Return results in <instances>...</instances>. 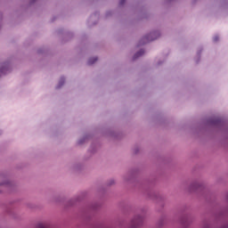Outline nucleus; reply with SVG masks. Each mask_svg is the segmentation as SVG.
Here are the masks:
<instances>
[{
    "mask_svg": "<svg viewBox=\"0 0 228 228\" xmlns=\"http://www.w3.org/2000/svg\"><path fill=\"white\" fill-rule=\"evenodd\" d=\"M126 4V0H119V6H124Z\"/></svg>",
    "mask_w": 228,
    "mask_h": 228,
    "instance_id": "obj_25",
    "label": "nucleus"
},
{
    "mask_svg": "<svg viewBox=\"0 0 228 228\" xmlns=\"http://www.w3.org/2000/svg\"><path fill=\"white\" fill-rule=\"evenodd\" d=\"M160 37L161 32H159V30L151 31L139 40L136 47H142V45H145L146 44L154 42V40H158V38H159Z\"/></svg>",
    "mask_w": 228,
    "mask_h": 228,
    "instance_id": "obj_1",
    "label": "nucleus"
},
{
    "mask_svg": "<svg viewBox=\"0 0 228 228\" xmlns=\"http://www.w3.org/2000/svg\"><path fill=\"white\" fill-rule=\"evenodd\" d=\"M67 37H69V38H72V37H74V34L72 32H68Z\"/></svg>",
    "mask_w": 228,
    "mask_h": 228,
    "instance_id": "obj_26",
    "label": "nucleus"
},
{
    "mask_svg": "<svg viewBox=\"0 0 228 228\" xmlns=\"http://www.w3.org/2000/svg\"><path fill=\"white\" fill-rule=\"evenodd\" d=\"M130 175V177L126 178V181H133V177H136V175H138V169H133Z\"/></svg>",
    "mask_w": 228,
    "mask_h": 228,
    "instance_id": "obj_14",
    "label": "nucleus"
},
{
    "mask_svg": "<svg viewBox=\"0 0 228 228\" xmlns=\"http://www.w3.org/2000/svg\"><path fill=\"white\" fill-rule=\"evenodd\" d=\"M143 54H145V50L141 49L138 52H136L134 56H133V61H134L135 60H138V58L143 56Z\"/></svg>",
    "mask_w": 228,
    "mask_h": 228,
    "instance_id": "obj_10",
    "label": "nucleus"
},
{
    "mask_svg": "<svg viewBox=\"0 0 228 228\" xmlns=\"http://www.w3.org/2000/svg\"><path fill=\"white\" fill-rule=\"evenodd\" d=\"M3 134V131L0 130V136Z\"/></svg>",
    "mask_w": 228,
    "mask_h": 228,
    "instance_id": "obj_32",
    "label": "nucleus"
},
{
    "mask_svg": "<svg viewBox=\"0 0 228 228\" xmlns=\"http://www.w3.org/2000/svg\"><path fill=\"white\" fill-rule=\"evenodd\" d=\"M207 126H216V127H224L226 122L224 119L222 118H208L206 120Z\"/></svg>",
    "mask_w": 228,
    "mask_h": 228,
    "instance_id": "obj_4",
    "label": "nucleus"
},
{
    "mask_svg": "<svg viewBox=\"0 0 228 228\" xmlns=\"http://www.w3.org/2000/svg\"><path fill=\"white\" fill-rule=\"evenodd\" d=\"M9 72H12V64L9 61L4 62L0 67V77L1 76H6Z\"/></svg>",
    "mask_w": 228,
    "mask_h": 228,
    "instance_id": "obj_8",
    "label": "nucleus"
},
{
    "mask_svg": "<svg viewBox=\"0 0 228 228\" xmlns=\"http://www.w3.org/2000/svg\"><path fill=\"white\" fill-rule=\"evenodd\" d=\"M95 24H97V22H94V23H93V26H95Z\"/></svg>",
    "mask_w": 228,
    "mask_h": 228,
    "instance_id": "obj_33",
    "label": "nucleus"
},
{
    "mask_svg": "<svg viewBox=\"0 0 228 228\" xmlns=\"http://www.w3.org/2000/svg\"><path fill=\"white\" fill-rule=\"evenodd\" d=\"M203 48H200V50L197 52V58L195 59L196 63L200 62V54H202Z\"/></svg>",
    "mask_w": 228,
    "mask_h": 228,
    "instance_id": "obj_15",
    "label": "nucleus"
},
{
    "mask_svg": "<svg viewBox=\"0 0 228 228\" xmlns=\"http://www.w3.org/2000/svg\"><path fill=\"white\" fill-rule=\"evenodd\" d=\"M37 3V0H30L29 4H35Z\"/></svg>",
    "mask_w": 228,
    "mask_h": 228,
    "instance_id": "obj_29",
    "label": "nucleus"
},
{
    "mask_svg": "<svg viewBox=\"0 0 228 228\" xmlns=\"http://www.w3.org/2000/svg\"><path fill=\"white\" fill-rule=\"evenodd\" d=\"M2 187L4 188V190H6L7 191H9V193H12V191L15 190V183L13 182L6 180L0 183V188Z\"/></svg>",
    "mask_w": 228,
    "mask_h": 228,
    "instance_id": "obj_7",
    "label": "nucleus"
},
{
    "mask_svg": "<svg viewBox=\"0 0 228 228\" xmlns=\"http://www.w3.org/2000/svg\"><path fill=\"white\" fill-rule=\"evenodd\" d=\"M147 194L150 197V199L157 200V202L160 203V206H163V200H165V198L161 194L155 191H147Z\"/></svg>",
    "mask_w": 228,
    "mask_h": 228,
    "instance_id": "obj_6",
    "label": "nucleus"
},
{
    "mask_svg": "<svg viewBox=\"0 0 228 228\" xmlns=\"http://www.w3.org/2000/svg\"><path fill=\"white\" fill-rule=\"evenodd\" d=\"M92 17H96V19H99V12H95L94 14H92L91 19Z\"/></svg>",
    "mask_w": 228,
    "mask_h": 228,
    "instance_id": "obj_24",
    "label": "nucleus"
},
{
    "mask_svg": "<svg viewBox=\"0 0 228 228\" xmlns=\"http://www.w3.org/2000/svg\"><path fill=\"white\" fill-rule=\"evenodd\" d=\"M80 200H81V197H77L75 199H72L68 202V206H76V204H77V202H80Z\"/></svg>",
    "mask_w": 228,
    "mask_h": 228,
    "instance_id": "obj_12",
    "label": "nucleus"
},
{
    "mask_svg": "<svg viewBox=\"0 0 228 228\" xmlns=\"http://www.w3.org/2000/svg\"><path fill=\"white\" fill-rule=\"evenodd\" d=\"M111 15H113V11H107L105 13L106 19H108V17H111Z\"/></svg>",
    "mask_w": 228,
    "mask_h": 228,
    "instance_id": "obj_19",
    "label": "nucleus"
},
{
    "mask_svg": "<svg viewBox=\"0 0 228 228\" xmlns=\"http://www.w3.org/2000/svg\"><path fill=\"white\" fill-rule=\"evenodd\" d=\"M180 224L183 228L190 227V224H191V217L188 215H184L180 218Z\"/></svg>",
    "mask_w": 228,
    "mask_h": 228,
    "instance_id": "obj_9",
    "label": "nucleus"
},
{
    "mask_svg": "<svg viewBox=\"0 0 228 228\" xmlns=\"http://www.w3.org/2000/svg\"><path fill=\"white\" fill-rule=\"evenodd\" d=\"M57 33H58L59 35H61V33H63V28L58 29V30H57Z\"/></svg>",
    "mask_w": 228,
    "mask_h": 228,
    "instance_id": "obj_28",
    "label": "nucleus"
},
{
    "mask_svg": "<svg viewBox=\"0 0 228 228\" xmlns=\"http://www.w3.org/2000/svg\"><path fill=\"white\" fill-rule=\"evenodd\" d=\"M165 224V219L163 217H161L158 223V226L159 228H161Z\"/></svg>",
    "mask_w": 228,
    "mask_h": 228,
    "instance_id": "obj_18",
    "label": "nucleus"
},
{
    "mask_svg": "<svg viewBox=\"0 0 228 228\" xmlns=\"http://www.w3.org/2000/svg\"><path fill=\"white\" fill-rule=\"evenodd\" d=\"M97 60H99V58H97V57L89 58V60L87 61V65H94V63H95V61H97Z\"/></svg>",
    "mask_w": 228,
    "mask_h": 228,
    "instance_id": "obj_16",
    "label": "nucleus"
},
{
    "mask_svg": "<svg viewBox=\"0 0 228 228\" xmlns=\"http://www.w3.org/2000/svg\"><path fill=\"white\" fill-rule=\"evenodd\" d=\"M115 184V180L111 179L108 182L107 186H113Z\"/></svg>",
    "mask_w": 228,
    "mask_h": 228,
    "instance_id": "obj_22",
    "label": "nucleus"
},
{
    "mask_svg": "<svg viewBox=\"0 0 228 228\" xmlns=\"http://www.w3.org/2000/svg\"><path fill=\"white\" fill-rule=\"evenodd\" d=\"M97 151V148L95 146L94 143H92L89 149V152H91V154H94Z\"/></svg>",
    "mask_w": 228,
    "mask_h": 228,
    "instance_id": "obj_17",
    "label": "nucleus"
},
{
    "mask_svg": "<svg viewBox=\"0 0 228 228\" xmlns=\"http://www.w3.org/2000/svg\"><path fill=\"white\" fill-rule=\"evenodd\" d=\"M91 138H92L91 134H86L85 136H83L81 139L77 141V145H83V143H85L86 140H90Z\"/></svg>",
    "mask_w": 228,
    "mask_h": 228,
    "instance_id": "obj_11",
    "label": "nucleus"
},
{
    "mask_svg": "<svg viewBox=\"0 0 228 228\" xmlns=\"http://www.w3.org/2000/svg\"><path fill=\"white\" fill-rule=\"evenodd\" d=\"M218 40H220V37H218V35L214 36L213 42L216 43V42H218Z\"/></svg>",
    "mask_w": 228,
    "mask_h": 228,
    "instance_id": "obj_21",
    "label": "nucleus"
},
{
    "mask_svg": "<svg viewBox=\"0 0 228 228\" xmlns=\"http://www.w3.org/2000/svg\"><path fill=\"white\" fill-rule=\"evenodd\" d=\"M162 63H163V61H159L158 65H161Z\"/></svg>",
    "mask_w": 228,
    "mask_h": 228,
    "instance_id": "obj_30",
    "label": "nucleus"
},
{
    "mask_svg": "<svg viewBox=\"0 0 228 228\" xmlns=\"http://www.w3.org/2000/svg\"><path fill=\"white\" fill-rule=\"evenodd\" d=\"M189 191L191 193H200L201 195H204L208 191V189L206 188V185L204 183H199L198 182H193L189 186Z\"/></svg>",
    "mask_w": 228,
    "mask_h": 228,
    "instance_id": "obj_3",
    "label": "nucleus"
},
{
    "mask_svg": "<svg viewBox=\"0 0 228 228\" xmlns=\"http://www.w3.org/2000/svg\"><path fill=\"white\" fill-rule=\"evenodd\" d=\"M101 205L99 203H92L88 205L84 210H82V218L87 222H91L92 214L99 211Z\"/></svg>",
    "mask_w": 228,
    "mask_h": 228,
    "instance_id": "obj_2",
    "label": "nucleus"
},
{
    "mask_svg": "<svg viewBox=\"0 0 228 228\" xmlns=\"http://www.w3.org/2000/svg\"><path fill=\"white\" fill-rule=\"evenodd\" d=\"M138 152H140V148H135V149L134 150V154H138Z\"/></svg>",
    "mask_w": 228,
    "mask_h": 228,
    "instance_id": "obj_27",
    "label": "nucleus"
},
{
    "mask_svg": "<svg viewBox=\"0 0 228 228\" xmlns=\"http://www.w3.org/2000/svg\"><path fill=\"white\" fill-rule=\"evenodd\" d=\"M36 228H46L42 223L37 224Z\"/></svg>",
    "mask_w": 228,
    "mask_h": 228,
    "instance_id": "obj_23",
    "label": "nucleus"
},
{
    "mask_svg": "<svg viewBox=\"0 0 228 228\" xmlns=\"http://www.w3.org/2000/svg\"><path fill=\"white\" fill-rule=\"evenodd\" d=\"M54 20H56V18H53V19L52 20V22H54Z\"/></svg>",
    "mask_w": 228,
    "mask_h": 228,
    "instance_id": "obj_31",
    "label": "nucleus"
},
{
    "mask_svg": "<svg viewBox=\"0 0 228 228\" xmlns=\"http://www.w3.org/2000/svg\"><path fill=\"white\" fill-rule=\"evenodd\" d=\"M0 193H3V191H2V190H0Z\"/></svg>",
    "mask_w": 228,
    "mask_h": 228,
    "instance_id": "obj_34",
    "label": "nucleus"
},
{
    "mask_svg": "<svg viewBox=\"0 0 228 228\" xmlns=\"http://www.w3.org/2000/svg\"><path fill=\"white\" fill-rule=\"evenodd\" d=\"M63 85H65V77L62 76L61 77L58 85L55 86V89L60 90Z\"/></svg>",
    "mask_w": 228,
    "mask_h": 228,
    "instance_id": "obj_13",
    "label": "nucleus"
},
{
    "mask_svg": "<svg viewBox=\"0 0 228 228\" xmlns=\"http://www.w3.org/2000/svg\"><path fill=\"white\" fill-rule=\"evenodd\" d=\"M143 225V216L137 215L134 216L130 223V227L129 228H142Z\"/></svg>",
    "mask_w": 228,
    "mask_h": 228,
    "instance_id": "obj_5",
    "label": "nucleus"
},
{
    "mask_svg": "<svg viewBox=\"0 0 228 228\" xmlns=\"http://www.w3.org/2000/svg\"><path fill=\"white\" fill-rule=\"evenodd\" d=\"M44 53H45V48H39L37 50V54H44Z\"/></svg>",
    "mask_w": 228,
    "mask_h": 228,
    "instance_id": "obj_20",
    "label": "nucleus"
}]
</instances>
